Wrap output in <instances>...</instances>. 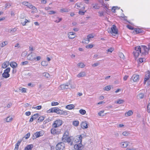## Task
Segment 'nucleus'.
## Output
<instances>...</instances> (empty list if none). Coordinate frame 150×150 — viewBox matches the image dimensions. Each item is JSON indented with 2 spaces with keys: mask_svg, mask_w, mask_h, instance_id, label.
I'll list each match as a JSON object with an SVG mask.
<instances>
[{
  "mask_svg": "<svg viewBox=\"0 0 150 150\" xmlns=\"http://www.w3.org/2000/svg\"><path fill=\"white\" fill-rule=\"evenodd\" d=\"M82 135L84 136H85L83 134ZM82 135L79 136H77L75 137L73 139L72 142H80V143L79 144H76L74 145V148L76 150H82L83 148L82 144V139L83 137H82Z\"/></svg>",
  "mask_w": 150,
  "mask_h": 150,
  "instance_id": "f257e3e1",
  "label": "nucleus"
},
{
  "mask_svg": "<svg viewBox=\"0 0 150 150\" xmlns=\"http://www.w3.org/2000/svg\"><path fill=\"white\" fill-rule=\"evenodd\" d=\"M69 133L67 131H65L64 133L62 138V140L63 142H68L70 146L73 145L74 144L71 141L70 137L69 136Z\"/></svg>",
  "mask_w": 150,
  "mask_h": 150,
  "instance_id": "f03ea898",
  "label": "nucleus"
},
{
  "mask_svg": "<svg viewBox=\"0 0 150 150\" xmlns=\"http://www.w3.org/2000/svg\"><path fill=\"white\" fill-rule=\"evenodd\" d=\"M143 50H142V47L141 46H138L135 47L134 48V50L133 52V54L135 58L138 57L139 54H141V56H146V55L142 54V52H144Z\"/></svg>",
  "mask_w": 150,
  "mask_h": 150,
  "instance_id": "7ed1b4c3",
  "label": "nucleus"
},
{
  "mask_svg": "<svg viewBox=\"0 0 150 150\" xmlns=\"http://www.w3.org/2000/svg\"><path fill=\"white\" fill-rule=\"evenodd\" d=\"M142 50H143L144 52L142 53V54L147 55L149 54V51L150 50V42L148 44L147 47L146 46L144 45H141Z\"/></svg>",
  "mask_w": 150,
  "mask_h": 150,
  "instance_id": "20e7f679",
  "label": "nucleus"
},
{
  "mask_svg": "<svg viewBox=\"0 0 150 150\" xmlns=\"http://www.w3.org/2000/svg\"><path fill=\"white\" fill-rule=\"evenodd\" d=\"M10 68L9 67L7 68L4 70L2 74V76L5 78H7L10 76V75L9 73L10 71Z\"/></svg>",
  "mask_w": 150,
  "mask_h": 150,
  "instance_id": "39448f33",
  "label": "nucleus"
},
{
  "mask_svg": "<svg viewBox=\"0 0 150 150\" xmlns=\"http://www.w3.org/2000/svg\"><path fill=\"white\" fill-rule=\"evenodd\" d=\"M65 148V144L62 142L58 143L56 146V150H64Z\"/></svg>",
  "mask_w": 150,
  "mask_h": 150,
  "instance_id": "423d86ee",
  "label": "nucleus"
},
{
  "mask_svg": "<svg viewBox=\"0 0 150 150\" xmlns=\"http://www.w3.org/2000/svg\"><path fill=\"white\" fill-rule=\"evenodd\" d=\"M62 120H57L55 121L52 125V127H58L62 125Z\"/></svg>",
  "mask_w": 150,
  "mask_h": 150,
  "instance_id": "0eeeda50",
  "label": "nucleus"
},
{
  "mask_svg": "<svg viewBox=\"0 0 150 150\" xmlns=\"http://www.w3.org/2000/svg\"><path fill=\"white\" fill-rule=\"evenodd\" d=\"M93 38V36L92 34H89L87 36V38L84 39L82 42L88 43L90 41V39Z\"/></svg>",
  "mask_w": 150,
  "mask_h": 150,
  "instance_id": "6e6552de",
  "label": "nucleus"
},
{
  "mask_svg": "<svg viewBox=\"0 0 150 150\" xmlns=\"http://www.w3.org/2000/svg\"><path fill=\"white\" fill-rule=\"evenodd\" d=\"M111 30L110 33H114L115 34H117L118 33L117 29L116 28V27L115 25H113L111 28Z\"/></svg>",
  "mask_w": 150,
  "mask_h": 150,
  "instance_id": "1a4fd4ad",
  "label": "nucleus"
},
{
  "mask_svg": "<svg viewBox=\"0 0 150 150\" xmlns=\"http://www.w3.org/2000/svg\"><path fill=\"white\" fill-rule=\"evenodd\" d=\"M150 78V71H148L146 73L145 77L144 79V83L145 84L146 82Z\"/></svg>",
  "mask_w": 150,
  "mask_h": 150,
  "instance_id": "9d476101",
  "label": "nucleus"
},
{
  "mask_svg": "<svg viewBox=\"0 0 150 150\" xmlns=\"http://www.w3.org/2000/svg\"><path fill=\"white\" fill-rule=\"evenodd\" d=\"M59 108H53L50 109L47 111L48 113L50 112H55L57 114Z\"/></svg>",
  "mask_w": 150,
  "mask_h": 150,
  "instance_id": "9b49d317",
  "label": "nucleus"
},
{
  "mask_svg": "<svg viewBox=\"0 0 150 150\" xmlns=\"http://www.w3.org/2000/svg\"><path fill=\"white\" fill-rule=\"evenodd\" d=\"M27 59L31 61H33L35 59V57L34 54H30L27 57Z\"/></svg>",
  "mask_w": 150,
  "mask_h": 150,
  "instance_id": "f8f14e48",
  "label": "nucleus"
},
{
  "mask_svg": "<svg viewBox=\"0 0 150 150\" xmlns=\"http://www.w3.org/2000/svg\"><path fill=\"white\" fill-rule=\"evenodd\" d=\"M55 127H52V128L51 130V133L53 135L58 134L59 133V132L58 131L57 129H56Z\"/></svg>",
  "mask_w": 150,
  "mask_h": 150,
  "instance_id": "ddd939ff",
  "label": "nucleus"
},
{
  "mask_svg": "<svg viewBox=\"0 0 150 150\" xmlns=\"http://www.w3.org/2000/svg\"><path fill=\"white\" fill-rule=\"evenodd\" d=\"M132 79L134 82H137L139 81V76L137 74L133 75L132 77Z\"/></svg>",
  "mask_w": 150,
  "mask_h": 150,
  "instance_id": "4468645a",
  "label": "nucleus"
},
{
  "mask_svg": "<svg viewBox=\"0 0 150 150\" xmlns=\"http://www.w3.org/2000/svg\"><path fill=\"white\" fill-rule=\"evenodd\" d=\"M70 85V83H67L65 84L61 85L60 86L61 88L62 89H67L69 88V86Z\"/></svg>",
  "mask_w": 150,
  "mask_h": 150,
  "instance_id": "2eb2a0df",
  "label": "nucleus"
},
{
  "mask_svg": "<svg viewBox=\"0 0 150 150\" xmlns=\"http://www.w3.org/2000/svg\"><path fill=\"white\" fill-rule=\"evenodd\" d=\"M40 134V132H37L35 133L33 136V139H35L42 135H41Z\"/></svg>",
  "mask_w": 150,
  "mask_h": 150,
  "instance_id": "dca6fc26",
  "label": "nucleus"
},
{
  "mask_svg": "<svg viewBox=\"0 0 150 150\" xmlns=\"http://www.w3.org/2000/svg\"><path fill=\"white\" fill-rule=\"evenodd\" d=\"M57 114L64 115L65 116L67 115H68L67 111H64L60 109L59 108L58 113Z\"/></svg>",
  "mask_w": 150,
  "mask_h": 150,
  "instance_id": "f3484780",
  "label": "nucleus"
},
{
  "mask_svg": "<svg viewBox=\"0 0 150 150\" xmlns=\"http://www.w3.org/2000/svg\"><path fill=\"white\" fill-rule=\"evenodd\" d=\"M81 128L83 129H86L88 128V124L86 121L82 122L81 124Z\"/></svg>",
  "mask_w": 150,
  "mask_h": 150,
  "instance_id": "a211bd4d",
  "label": "nucleus"
},
{
  "mask_svg": "<svg viewBox=\"0 0 150 150\" xmlns=\"http://www.w3.org/2000/svg\"><path fill=\"white\" fill-rule=\"evenodd\" d=\"M75 33L73 32H70L69 33L68 37L69 39H72L75 37Z\"/></svg>",
  "mask_w": 150,
  "mask_h": 150,
  "instance_id": "6ab92c4d",
  "label": "nucleus"
},
{
  "mask_svg": "<svg viewBox=\"0 0 150 150\" xmlns=\"http://www.w3.org/2000/svg\"><path fill=\"white\" fill-rule=\"evenodd\" d=\"M135 31L136 32V33H144V31H143L142 29L140 28H136L134 29Z\"/></svg>",
  "mask_w": 150,
  "mask_h": 150,
  "instance_id": "aec40b11",
  "label": "nucleus"
},
{
  "mask_svg": "<svg viewBox=\"0 0 150 150\" xmlns=\"http://www.w3.org/2000/svg\"><path fill=\"white\" fill-rule=\"evenodd\" d=\"M33 146L32 144H30L28 145L25 148L24 150H32Z\"/></svg>",
  "mask_w": 150,
  "mask_h": 150,
  "instance_id": "412c9836",
  "label": "nucleus"
},
{
  "mask_svg": "<svg viewBox=\"0 0 150 150\" xmlns=\"http://www.w3.org/2000/svg\"><path fill=\"white\" fill-rule=\"evenodd\" d=\"M10 65L11 67H12L13 69L16 68L17 66V64L16 62H11L10 63Z\"/></svg>",
  "mask_w": 150,
  "mask_h": 150,
  "instance_id": "4be33fe9",
  "label": "nucleus"
},
{
  "mask_svg": "<svg viewBox=\"0 0 150 150\" xmlns=\"http://www.w3.org/2000/svg\"><path fill=\"white\" fill-rule=\"evenodd\" d=\"M75 106L73 104H69L67 105L66 106V108L69 109L71 110L74 108Z\"/></svg>",
  "mask_w": 150,
  "mask_h": 150,
  "instance_id": "5701e85b",
  "label": "nucleus"
},
{
  "mask_svg": "<svg viewBox=\"0 0 150 150\" xmlns=\"http://www.w3.org/2000/svg\"><path fill=\"white\" fill-rule=\"evenodd\" d=\"M9 64V62H6L4 63L2 65V67L4 69L6 68Z\"/></svg>",
  "mask_w": 150,
  "mask_h": 150,
  "instance_id": "b1692460",
  "label": "nucleus"
},
{
  "mask_svg": "<svg viewBox=\"0 0 150 150\" xmlns=\"http://www.w3.org/2000/svg\"><path fill=\"white\" fill-rule=\"evenodd\" d=\"M144 96V95L143 93H140L138 94L137 96V97L139 99L143 98Z\"/></svg>",
  "mask_w": 150,
  "mask_h": 150,
  "instance_id": "393cba45",
  "label": "nucleus"
},
{
  "mask_svg": "<svg viewBox=\"0 0 150 150\" xmlns=\"http://www.w3.org/2000/svg\"><path fill=\"white\" fill-rule=\"evenodd\" d=\"M86 75V73L84 72H81L77 75V76L79 78L85 76Z\"/></svg>",
  "mask_w": 150,
  "mask_h": 150,
  "instance_id": "a878e982",
  "label": "nucleus"
},
{
  "mask_svg": "<svg viewBox=\"0 0 150 150\" xmlns=\"http://www.w3.org/2000/svg\"><path fill=\"white\" fill-rule=\"evenodd\" d=\"M92 5L93 8L94 9H98L100 8V6H98V4L97 3H96L95 4H93Z\"/></svg>",
  "mask_w": 150,
  "mask_h": 150,
  "instance_id": "bb28decb",
  "label": "nucleus"
},
{
  "mask_svg": "<svg viewBox=\"0 0 150 150\" xmlns=\"http://www.w3.org/2000/svg\"><path fill=\"white\" fill-rule=\"evenodd\" d=\"M7 44L8 42L7 41H4L1 43V44H0V46L1 47H2L5 46L6 45H7Z\"/></svg>",
  "mask_w": 150,
  "mask_h": 150,
  "instance_id": "cd10ccee",
  "label": "nucleus"
},
{
  "mask_svg": "<svg viewBox=\"0 0 150 150\" xmlns=\"http://www.w3.org/2000/svg\"><path fill=\"white\" fill-rule=\"evenodd\" d=\"M145 60V59L144 57H141L138 60V63H141L143 62Z\"/></svg>",
  "mask_w": 150,
  "mask_h": 150,
  "instance_id": "c85d7f7f",
  "label": "nucleus"
},
{
  "mask_svg": "<svg viewBox=\"0 0 150 150\" xmlns=\"http://www.w3.org/2000/svg\"><path fill=\"white\" fill-rule=\"evenodd\" d=\"M22 141L21 140H18L15 145V148L18 149L19 145L21 143Z\"/></svg>",
  "mask_w": 150,
  "mask_h": 150,
  "instance_id": "c756f323",
  "label": "nucleus"
},
{
  "mask_svg": "<svg viewBox=\"0 0 150 150\" xmlns=\"http://www.w3.org/2000/svg\"><path fill=\"white\" fill-rule=\"evenodd\" d=\"M60 12L62 13L63 12H69V11L68 10V9L67 8H63L61 9H60Z\"/></svg>",
  "mask_w": 150,
  "mask_h": 150,
  "instance_id": "7c9ffc66",
  "label": "nucleus"
},
{
  "mask_svg": "<svg viewBox=\"0 0 150 150\" xmlns=\"http://www.w3.org/2000/svg\"><path fill=\"white\" fill-rule=\"evenodd\" d=\"M79 122L78 121H74L73 122V124L75 126H78L79 125Z\"/></svg>",
  "mask_w": 150,
  "mask_h": 150,
  "instance_id": "2f4dec72",
  "label": "nucleus"
},
{
  "mask_svg": "<svg viewBox=\"0 0 150 150\" xmlns=\"http://www.w3.org/2000/svg\"><path fill=\"white\" fill-rule=\"evenodd\" d=\"M44 119V117L43 116H40L38 118V121L39 122L42 121Z\"/></svg>",
  "mask_w": 150,
  "mask_h": 150,
  "instance_id": "473e14b6",
  "label": "nucleus"
},
{
  "mask_svg": "<svg viewBox=\"0 0 150 150\" xmlns=\"http://www.w3.org/2000/svg\"><path fill=\"white\" fill-rule=\"evenodd\" d=\"M133 114V112L131 110H129L128 112L126 113L125 115L127 116H130Z\"/></svg>",
  "mask_w": 150,
  "mask_h": 150,
  "instance_id": "72a5a7b5",
  "label": "nucleus"
},
{
  "mask_svg": "<svg viewBox=\"0 0 150 150\" xmlns=\"http://www.w3.org/2000/svg\"><path fill=\"white\" fill-rule=\"evenodd\" d=\"M128 144L127 142L122 143L121 145V147L123 148H125L127 147L128 146Z\"/></svg>",
  "mask_w": 150,
  "mask_h": 150,
  "instance_id": "f704fd0d",
  "label": "nucleus"
},
{
  "mask_svg": "<svg viewBox=\"0 0 150 150\" xmlns=\"http://www.w3.org/2000/svg\"><path fill=\"white\" fill-rule=\"evenodd\" d=\"M16 30V29L15 28L9 29L8 32L9 33H15Z\"/></svg>",
  "mask_w": 150,
  "mask_h": 150,
  "instance_id": "c9c22d12",
  "label": "nucleus"
},
{
  "mask_svg": "<svg viewBox=\"0 0 150 150\" xmlns=\"http://www.w3.org/2000/svg\"><path fill=\"white\" fill-rule=\"evenodd\" d=\"M79 113L82 115H83L86 113V111L85 110L83 109H80L79 110Z\"/></svg>",
  "mask_w": 150,
  "mask_h": 150,
  "instance_id": "e433bc0d",
  "label": "nucleus"
},
{
  "mask_svg": "<svg viewBox=\"0 0 150 150\" xmlns=\"http://www.w3.org/2000/svg\"><path fill=\"white\" fill-rule=\"evenodd\" d=\"M42 75L46 78H48L50 76V75L48 73L44 72L43 73Z\"/></svg>",
  "mask_w": 150,
  "mask_h": 150,
  "instance_id": "4c0bfd02",
  "label": "nucleus"
},
{
  "mask_svg": "<svg viewBox=\"0 0 150 150\" xmlns=\"http://www.w3.org/2000/svg\"><path fill=\"white\" fill-rule=\"evenodd\" d=\"M124 102V101L122 99H119L117 100L116 103L118 104H121Z\"/></svg>",
  "mask_w": 150,
  "mask_h": 150,
  "instance_id": "58836bf2",
  "label": "nucleus"
},
{
  "mask_svg": "<svg viewBox=\"0 0 150 150\" xmlns=\"http://www.w3.org/2000/svg\"><path fill=\"white\" fill-rule=\"evenodd\" d=\"M110 86H107L104 88V90L105 91H108L110 90Z\"/></svg>",
  "mask_w": 150,
  "mask_h": 150,
  "instance_id": "ea45409f",
  "label": "nucleus"
},
{
  "mask_svg": "<svg viewBox=\"0 0 150 150\" xmlns=\"http://www.w3.org/2000/svg\"><path fill=\"white\" fill-rule=\"evenodd\" d=\"M39 116V114L38 113H36L34 114L32 116L33 117V118L34 119V120L36 119Z\"/></svg>",
  "mask_w": 150,
  "mask_h": 150,
  "instance_id": "a19ab883",
  "label": "nucleus"
},
{
  "mask_svg": "<svg viewBox=\"0 0 150 150\" xmlns=\"http://www.w3.org/2000/svg\"><path fill=\"white\" fill-rule=\"evenodd\" d=\"M77 65L78 67H79L81 68H83L85 66L84 64L82 63H81L77 64Z\"/></svg>",
  "mask_w": 150,
  "mask_h": 150,
  "instance_id": "79ce46f5",
  "label": "nucleus"
},
{
  "mask_svg": "<svg viewBox=\"0 0 150 150\" xmlns=\"http://www.w3.org/2000/svg\"><path fill=\"white\" fill-rule=\"evenodd\" d=\"M98 13V16L100 17L104 16V12L103 11H99Z\"/></svg>",
  "mask_w": 150,
  "mask_h": 150,
  "instance_id": "37998d69",
  "label": "nucleus"
},
{
  "mask_svg": "<svg viewBox=\"0 0 150 150\" xmlns=\"http://www.w3.org/2000/svg\"><path fill=\"white\" fill-rule=\"evenodd\" d=\"M93 46V45L92 44H89L86 46V47L88 49H91L92 48Z\"/></svg>",
  "mask_w": 150,
  "mask_h": 150,
  "instance_id": "c03bdc74",
  "label": "nucleus"
},
{
  "mask_svg": "<svg viewBox=\"0 0 150 150\" xmlns=\"http://www.w3.org/2000/svg\"><path fill=\"white\" fill-rule=\"evenodd\" d=\"M42 106L41 105H39V106H36L35 107H33L32 108L33 109L34 108V109H36L37 110H40V109H41V108H42Z\"/></svg>",
  "mask_w": 150,
  "mask_h": 150,
  "instance_id": "a18cd8bd",
  "label": "nucleus"
},
{
  "mask_svg": "<svg viewBox=\"0 0 150 150\" xmlns=\"http://www.w3.org/2000/svg\"><path fill=\"white\" fill-rule=\"evenodd\" d=\"M12 120V117H8L6 118V121L7 122H9L10 121H11Z\"/></svg>",
  "mask_w": 150,
  "mask_h": 150,
  "instance_id": "49530a36",
  "label": "nucleus"
},
{
  "mask_svg": "<svg viewBox=\"0 0 150 150\" xmlns=\"http://www.w3.org/2000/svg\"><path fill=\"white\" fill-rule=\"evenodd\" d=\"M30 135V132H28L25 135L24 137L26 139H28Z\"/></svg>",
  "mask_w": 150,
  "mask_h": 150,
  "instance_id": "de8ad7c7",
  "label": "nucleus"
},
{
  "mask_svg": "<svg viewBox=\"0 0 150 150\" xmlns=\"http://www.w3.org/2000/svg\"><path fill=\"white\" fill-rule=\"evenodd\" d=\"M59 104V103L57 102H55L53 101L51 103V105L52 106H55L58 105Z\"/></svg>",
  "mask_w": 150,
  "mask_h": 150,
  "instance_id": "09e8293b",
  "label": "nucleus"
},
{
  "mask_svg": "<svg viewBox=\"0 0 150 150\" xmlns=\"http://www.w3.org/2000/svg\"><path fill=\"white\" fill-rule=\"evenodd\" d=\"M30 21L28 20L25 19V21L23 22H22L21 23L23 25H25L27 22H29Z\"/></svg>",
  "mask_w": 150,
  "mask_h": 150,
  "instance_id": "8fccbe9b",
  "label": "nucleus"
},
{
  "mask_svg": "<svg viewBox=\"0 0 150 150\" xmlns=\"http://www.w3.org/2000/svg\"><path fill=\"white\" fill-rule=\"evenodd\" d=\"M86 12V11H85L84 12L83 11H81V10H80L79 11V13L81 15H84L85 13Z\"/></svg>",
  "mask_w": 150,
  "mask_h": 150,
  "instance_id": "3c124183",
  "label": "nucleus"
},
{
  "mask_svg": "<svg viewBox=\"0 0 150 150\" xmlns=\"http://www.w3.org/2000/svg\"><path fill=\"white\" fill-rule=\"evenodd\" d=\"M127 27L128 29L131 30H133L134 29L133 27L129 25H127Z\"/></svg>",
  "mask_w": 150,
  "mask_h": 150,
  "instance_id": "603ef678",
  "label": "nucleus"
},
{
  "mask_svg": "<svg viewBox=\"0 0 150 150\" xmlns=\"http://www.w3.org/2000/svg\"><path fill=\"white\" fill-rule=\"evenodd\" d=\"M147 111L149 113L150 112V102L148 104L147 106Z\"/></svg>",
  "mask_w": 150,
  "mask_h": 150,
  "instance_id": "864d4df0",
  "label": "nucleus"
},
{
  "mask_svg": "<svg viewBox=\"0 0 150 150\" xmlns=\"http://www.w3.org/2000/svg\"><path fill=\"white\" fill-rule=\"evenodd\" d=\"M117 8V6H113L111 10H112V11L113 12L115 13V10L116 9V8Z\"/></svg>",
  "mask_w": 150,
  "mask_h": 150,
  "instance_id": "5fc2aeb1",
  "label": "nucleus"
},
{
  "mask_svg": "<svg viewBox=\"0 0 150 150\" xmlns=\"http://www.w3.org/2000/svg\"><path fill=\"white\" fill-rule=\"evenodd\" d=\"M41 65L43 66H46L47 65V62L45 61H42L41 63Z\"/></svg>",
  "mask_w": 150,
  "mask_h": 150,
  "instance_id": "6e6d98bb",
  "label": "nucleus"
},
{
  "mask_svg": "<svg viewBox=\"0 0 150 150\" xmlns=\"http://www.w3.org/2000/svg\"><path fill=\"white\" fill-rule=\"evenodd\" d=\"M21 63L22 65H25L27 64L28 63V61H25L22 62Z\"/></svg>",
  "mask_w": 150,
  "mask_h": 150,
  "instance_id": "4d7b16f0",
  "label": "nucleus"
},
{
  "mask_svg": "<svg viewBox=\"0 0 150 150\" xmlns=\"http://www.w3.org/2000/svg\"><path fill=\"white\" fill-rule=\"evenodd\" d=\"M28 2L26 1H23L22 3V4L25 6H28Z\"/></svg>",
  "mask_w": 150,
  "mask_h": 150,
  "instance_id": "13d9d810",
  "label": "nucleus"
},
{
  "mask_svg": "<svg viewBox=\"0 0 150 150\" xmlns=\"http://www.w3.org/2000/svg\"><path fill=\"white\" fill-rule=\"evenodd\" d=\"M129 133L125 131L123 132L122 133V134L123 135L125 136H127L128 135Z\"/></svg>",
  "mask_w": 150,
  "mask_h": 150,
  "instance_id": "bf43d9fd",
  "label": "nucleus"
},
{
  "mask_svg": "<svg viewBox=\"0 0 150 150\" xmlns=\"http://www.w3.org/2000/svg\"><path fill=\"white\" fill-rule=\"evenodd\" d=\"M49 13L50 14H54L56 13V12L53 11H48Z\"/></svg>",
  "mask_w": 150,
  "mask_h": 150,
  "instance_id": "052dcab7",
  "label": "nucleus"
},
{
  "mask_svg": "<svg viewBox=\"0 0 150 150\" xmlns=\"http://www.w3.org/2000/svg\"><path fill=\"white\" fill-rule=\"evenodd\" d=\"M113 50V49L111 47L108 50V52L111 53Z\"/></svg>",
  "mask_w": 150,
  "mask_h": 150,
  "instance_id": "680f3d73",
  "label": "nucleus"
},
{
  "mask_svg": "<svg viewBox=\"0 0 150 150\" xmlns=\"http://www.w3.org/2000/svg\"><path fill=\"white\" fill-rule=\"evenodd\" d=\"M25 115L27 116H29L31 114V112L29 111L25 113Z\"/></svg>",
  "mask_w": 150,
  "mask_h": 150,
  "instance_id": "e2e57ef3",
  "label": "nucleus"
},
{
  "mask_svg": "<svg viewBox=\"0 0 150 150\" xmlns=\"http://www.w3.org/2000/svg\"><path fill=\"white\" fill-rule=\"evenodd\" d=\"M31 9H33V10H36V11H37V8L35 7V6L32 5V6L31 7V8H30Z\"/></svg>",
  "mask_w": 150,
  "mask_h": 150,
  "instance_id": "0e129e2a",
  "label": "nucleus"
},
{
  "mask_svg": "<svg viewBox=\"0 0 150 150\" xmlns=\"http://www.w3.org/2000/svg\"><path fill=\"white\" fill-rule=\"evenodd\" d=\"M99 63H96L92 65V66L93 67H95L98 66L99 65Z\"/></svg>",
  "mask_w": 150,
  "mask_h": 150,
  "instance_id": "69168bd1",
  "label": "nucleus"
},
{
  "mask_svg": "<svg viewBox=\"0 0 150 150\" xmlns=\"http://www.w3.org/2000/svg\"><path fill=\"white\" fill-rule=\"evenodd\" d=\"M104 112V111L103 110V111H101L100 112H98V115H99V116H101V114H102Z\"/></svg>",
  "mask_w": 150,
  "mask_h": 150,
  "instance_id": "338daca9",
  "label": "nucleus"
},
{
  "mask_svg": "<svg viewBox=\"0 0 150 150\" xmlns=\"http://www.w3.org/2000/svg\"><path fill=\"white\" fill-rule=\"evenodd\" d=\"M34 119L33 118V117L32 116H31V118H30V120H29V122H32L33 120H34Z\"/></svg>",
  "mask_w": 150,
  "mask_h": 150,
  "instance_id": "774afa93",
  "label": "nucleus"
}]
</instances>
